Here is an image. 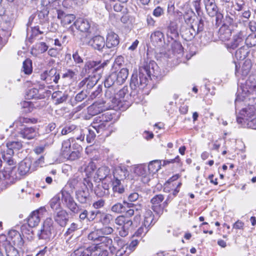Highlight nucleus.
Returning <instances> with one entry per match:
<instances>
[{
	"label": "nucleus",
	"instance_id": "obj_24",
	"mask_svg": "<svg viewBox=\"0 0 256 256\" xmlns=\"http://www.w3.org/2000/svg\"><path fill=\"white\" fill-rule=\"evenodd\" d=\"M252 62L250 60L247 59L244 62L242 66L238 70V66L236 64V74L237 76L241 74L243 76H248L251 70Z\"/></svg>",
	"mask_w": 256,
	"mask_h": 256
},
{
	"label": "nucleus",
	"instance_id": "obj_8",
	"mask_svg": "<svg viewBox=\"0 0 256 256\" xmlns=\"http://www.w3.org/2000/svg\"><path fill=\"white\" fill-rule=\"evenodd\" d=\"M74 26L82 34L81 40L90 38L91 36L90 23L86 18H78L74 23Z\"/></svg>",
	"mask_w": 256,
	"mask_h": 256
},
{
	"label": "nucleus",
	"instance_id": "obj_57",
	"mask_svg": "<svg viewBox=\"0 0 256 256\" xmlns=\"http://www.w3.org/2000/svg\"><path fill=\"white\" fill-rule=\"evenodd\" d=\"M130 250H128V246H124L116 252V256H128Z\"/></svg>",
	"mask_w": 256,
	"mask_h": 256
},
{
	"label": "nucleus",
	"instance_id": "obj_11",
	"mask_svg": "<svg viewBox=\"0 0 256 256\" xmlns=\"http://www.w3.org/2000/svg\"><path fill=\"white\" fill-rule=\"evenodd\" d=\"M131 172L141 177L142 181L147 184L150 179L148 166L144 164L134 165L131 168Z\"/></svg>",
	"mask_w": 256,
	"mask_h": 256
},
{
	"label": "nucleus",
	"instance_id": "obj_40",
	"mask_svg": "<svg viewBox=\"0 0 256 256\" xmlns=\"http://www.w3.org/2000/svg\"><path fill=\"white\" fill-rule=\"evenodd\" d=\"M122 180L115 178H114L112 180V190L114 192H118V194H122L124 192V188L123 186L121 184V181Z\"/></svg>",
	"mask_w": 256,
	"mask_h": 256
},
{
	"label": "nucleus",
	"instance_id": "obj_12",
	"mask_svg": "<svg viewBox=\"0 0 256 256\" xmlns=\"http://www.w3.org/2000/svg\"><path fill=\"white\" fill-rule=\"evenodd\" d=\"M54 222L52 218H47L44 222L42 228L38 236L40 239L48 240L52 236V232L54 230Z\"/></svg>",
	"mask_w": 256,
	"mask_h": 256
},
{
	"label": "nucleus",
	"instance_id": "obj_25",
	"mask_svg": "<svg viewBox=\"0 0 256 256\" xmlns=\"http://www.w3.org/2000/svg\"><path fill=\"white\" fill-rule=\"evenodd\" d=\"M205 8L208 14L214 17L218 11V8L216 6L215 0H204Z\"/></svg>",
	"mask_w": 256,
	"mask_h": 256
},
{
	"label": "nucleus",
	"instance_id": "obj_35",
	"mask_svg": "<svg viewBox=\"0 0 256 256\" xmlns=\"http://www.w3.org/2000/svg\"><path fill=\"white\" fill-rule=\"evenodd\" d=\"M58 18L60 20L61 24L64 26H67L76 19V16L74 14H65L64 13H58Z\"/></svg>",
	"mask_w": 256,
	"mask_h": 256
},
{
	"label": "nucleus",
	"instance_id": "obj_1",
	"mask_svg": "<svg viewBox=\"0 0 256 256\" xmlns=\"http://www.w3.org/2000/svg\"><path fill=\"white\" fill-rule=\"evenodd\" d=\"M158 68L156 64L154 61H150L144 66L139 68L138 76L137 74H133L130 82L131 88L134 90L143 89L148 82V78L151 76H158Z\"/></svg>",
	"mask_w": 256,
	"mask_h": 256
},
{
	"label": "nucleus",
	"instance_id": "obj_37",
	"mask_svg": "<svg viewBox=\"0 0 256 256\" xmlns=\"http://www.w3.org/2000/svg\"><path fill=\"white\" fill-rule=\"evenodd\" d=\"M100 244L108 248L112 252H114L116 250L115 248L112 246V239L108 236H102L97 244Z\"/></svg>",
	"mask_w": 256,
	"mask_h": 256
},
{
	"label": "nucleus",
	"instance_id": "obj_43",
	"mask_svg": "<svg viewBox=\"0 0 256 256\" xmlns=\"http://www.w3.org/2000/svg\"><path fill=\"white\" fill-rule=\"evenodd\" d=\"M112 220L113 216L111 214L101 212L99 221L103 226L108 225Z\"/></svg>",
	"mask_w": 256,
	"mask_h": 256
},
{
	"label": "nucleus",
	"instance_id": "obj_21",
	"mask_svg": "<svg viewBox=\"0 0 256 256\" xmlns=\"http://www.w3.org/2000/svg\"><path fill=\"white\" fill-rule=\"evenodd\" d=\"M80 187L76 192V198L80 203L86 204L89 196L88 188L84 182H80Z\"/></svg>",
	"mask_w": 256,
	"mask_h": 256
},
{
	"label": "nucleus",
	"instance_id": "obj_23",
	"mask_svg": "<svg viewBox=\"0 0 256 256\" xmlns=\"http://www.w3.org/2000/svg\"><path fill=\"white\" fill-rule=\"evenodd\" d=\"M164 200V196L162 194L156 195L151 200L152 208L158 214L162 213L163 207L162 206L161 203Z\"/></svg>",
	"mask_w": 256,
	"mask_h": 256
},
{
	"label": "nucleus",
	"instance_id": "obj_50",
	"mask_svg": "<svg viewBox=\"0 0 256 256\" xmlns=\"http://www.w3.org/2000/svg\"><path fill=\"white\" fill-rule=\"evenodd\" d=\"M167 36L168 38H170L172 40H175L178 36V32L174 26H170L168 27Z\"/></svg>",
	"mask_w": 256,
	"mask_h": 256
},
{
	"label": "nucleus",
	"instance_id": "obj_27",
	"mask_svg": "<svg viewBox=\"0 0 256 256\" xmlns=\"http://www.w3.org/2000/svg\"><path fill=\"white\" fill-rule=\"evenodd\" d=\"M6 146L7 148L6 154L12 156L16 152L22 148V144L20 141H9L6 143Z\"/></svg>",
	"mask_w": 256,
	"mask_h": 256
},
{
	"label": "nucleus",
	"instance_id": "obj_62",
	"mask_svg": "<svg viewBox=\"0 0 256 256\" xmlns=\"http://www.w3.org/2000/svg\"><path fill=\"white\" fill-rule=\"evenodd\" d=\"M108 254L107 250H96L91 252L90 256H108Z\"/></svg>",
	"mask_w": 256,
	"mask_h": 256
},
{
	"label": "nucleus",
	"instance_id": "obj_16",
	"mask_svg": "<svg viewBox=\"0 0 256 256\" xmlns=\"http://www.w3.org/2000/svg\"><path fill=\"white\" fill-rule=\"evenodd\" d=\"M246 36L244 31L240 30L234 34L232 40L226 44L228 49L234 50L243 44Z\"/></svg>",
	"mask_w": 256,
	"mask_h": 256
},
{
	"label": "nucleus",
	"instance_id": "obj_53",
	"mask_svg": "<svg viewBox=\"0 0 256 256\" xmlns=\"http://www.w3.org/2000/svg\"><path fill=\"white\" fill-rule=\"evenodd\" d=\"M110 210L116 214H122L125 210V207L122 204L117 202L112 206Z\"/></svg>",
	"mask_w": 256,
	"mask_h": 256
},
{
	"label": "nucleus",
	"instance_id": "obj_46",
	"mask_svg": "<svg viewBox=\"0 0 256 256\" xmlns=\"http://www.w3.org/2000/svg\"><path fill=\"white\" fill-rule=\"evenodd\" d=\"M26 96L29 99H40L43 98V96L39 94L38 90L36 88H32L26 92Z\"/></svg>",
	"mask_w": 256,
	"mask_h": 256
},
{
	"label": "nucleus",
	"instance_id": "obj_28",
	"mask_svg": "<svg viewBox=\"0 0 256 256\" xmlns=\"http://www.w3.org/2000/svg\"><path fill=\"white\" fill-rule=\"evenodd\" d=\"M6 256H20L18 250L8 240H4L2 244Z\"/></svg>",
	"mask_w": 256,
	"mask_h": 256
},
{
	"label": "nucleus",
	"instance_id": "obj_49",
	"mask_svg": "<svg viewBox=\"0 0 256 256\" xmlns=\"http://www.w3.org/2000/svg\"><path fill=\"white\" fill-rule=\"evenodd\" d=\"M110 172V170L107 166H102L100 168L97 172L96 174L98 177L100 179L105 178Z\"/></svg>",
	"mask_w": 256,
	"mask_h": 256
},
{
	"label": "nucleus",
	"instance_id": "obj_2",
	"mask_svg": "<svg viewBox=\"0 0 256 256\" xmlns=\"http://www.w3.org/2000/svg\"><path fill=\"white\" fill-rule=\"evenodd\" d=\"M112 108L114 110H125L131 105L132 100L128 88L123 87L111 100Z\"/></svg>",
	"mask_w": 256,
	"mask_h": 256
},
{
	"label": "nucleus",
	"instance_id": "obj_22",
	"mask_svg": "<svg viewBox=\"0 0 256 256\" xmlns=\"http://www.w3.org/2000/svg\"><path fill=\"white\" fill-rule=\"evenodd\" d=\"M105 102L100 100L96 102L88 108V112L89 115L93 116L100 114L108 109L105 106Z\"/></svg>",
	"mask_w": 256,
	"mask_h": 256
},
{
	"label": "nucleus",
	"instance_id": "obj_10",
	"mask_svg": "<svg viewBox=\"0 0 256 256\" xmlns=\"http://www.w3.org/2000/svg\"><path fill=\"white\" fill-rule=\"evenodd\" d=\"M109 126V121L105 114L95 118L91 125L98 134H101L108 128Z\"/></svg>",
	"mask_w": 256,
	"mask_h": 256
},
{
	"label": "nucleus",
	"instance_id": "obj_42",
	"mask_svg": "<svg viewBox=\"0 0 256 256\" xmlns=\"http://www.w3.org/2000/svg\"><path fill=\"white\" fill-rule=\"evenodd\" d=\"M150 38L152 42L158 44L164 40V35L162 32L156 30L151 34Z\"/></svg>",
	"mask_w": 256,
	"mask_h": 256
},
{
	"label": "nucleus",
	"instance_id": "obj_3",
	"mask_svg": "<svg viewBox=\"0 0 256 256\" xmlns=\"http://www.w3.org/2000/svg\"><path fill=\"white\" fill-rule=\"evenodd\" d=\"M128 76V70L126 68H122L120 70L112 72L106 78L104 82L105 87L110 88L113 85L124 84Z\"/></svg>",
	"mask_w": 256,
	"mask_h": 256
},
{
	"label": "nucleus",
	"instance_id": "obj_19",
	"mask_svg": "<svg viewBox=\"0 0 256 256\" xmlns=\"http://www.w3.org/2000/svg\"><path fill=\"white\" fill-rule=\"evenodd\" d=\"M46 212V208L42 207L32 212L28 219V224L29 226L33 228L38 226L40 222V215Z\"/></svg>",
	"mask_w": 256,
	"mask_h": 256
},
{
	"label": "nucleus",
	"instance_id": "obj_15",
	"mask_svg": "<svg viewBox=\"0 0 256 256\" xmlns=\"http://www.w3.org/2000/svg\"><path fill=\"white\" fill-rule=\"evenodd\" d=\"M40 80L45 81L47 84H51L52 82L58 83L60 78V74L56 69L52 68L50 70H45L40 74Z\"/></svg>",
	"mask_w": 256,
	"mask_h": 256
},
{
	"label": "nucleus",
	"instance_id": "obj_52",
	"mask_svg": "<svg viewBox=\"0 0 256 256\" xmlns=\"http://www.w3.org/2000/svg\"><path fill=\"white\" fill-rule=\"evenodd\" d=\"M245 43L248 47H252L256 46V34H252L248 36L246 38Z\"/></svg>",
	"mask_w": 256,
	"mask_h": 256
},
{
	"label": "nucleus",
	"instance_id": "obj_9",
	"mask_svg": "<svg viewBox=\"0 0 256 256\" xmlns=\"http://www.w3.org/2000/svg\"><path fill=\"white\" fill-rule=\"evenodd\" d=\"M114 222L116 225L122 226L121 230L119 231V234L122 237L128 234V230L132 224L131 219L124 215L117 216L114 220Z\"/></svg>",
	"mask_w": 256,
	"mask_h": 256
},
{
	"label": "nucleus",
	"instance_id": "obj_48",
	"mask_svg": "<svg viewBox=\"0 0 256 256\" xmlns=\"http://www.w3.org/2000/svg\"><path fill=\"white\" fill-rule=\"evenodd\" d=\"M115 2L110 1V4H106V8L110 11L114 10V11L118 12H120L123 7L118 3H114Z\"/></svg>",
	"mask_w": 256,
	"mask_h": 256
},
{
	"label": "nucleus",
	"instance_id": "obj_58",
	"mask_svg": "<svg viewBox=\"0 0 256 256\" xmlns=\"http://www.w3.org/2000/svg\"><path fill=\"white\" fill-rule=\"evenodd\" d=\"M102 236L108 235L113 233L114 230L110 226H104L100 228H98Z\"/></svg>",
	"mask_w": 256,
	"mask_h": 256
},
{
	"label": "nucleus",
	"instance_id": "obj_14",
	"mask_svg": "<svg viewBox=\"0 0 256 256\" xmlns=\"http://www.w3.org/2000/svg\"><path fill=\"white\" fill-rule=\"evenodd\" d=\"M89 38L84 39L82 42L89 46H92L94 50L99 51L102 50L104 48L106 42L104 37L98 35L92 37L90 40H88Z\"/></svg>",
	"mask_w": 256,
	"mask_h": 256
},
{
	"label": "nucleus",
	"instance_id": "obj_51",
	"mask_svg": "<svg viewBox=\"0 0 256 256\" xmlns=\"http://www.w3.org/2000/svg\"><path fill=\"white\" fill-rule=\"evenodd\" d=\"M2 148L0 149V157L1 158L2 160H3L4 161L6 162L10 166L8 168H11V166L14 164V162L12 158V156L7 155L6 153V154L4 151L2 152Z\"/></svg>",
	"mask_w": 256,
	"mask_h": 256
},
{
	"label": "nucleus",
	"instance_id": "obj_55",
	"mask_svg": "<svg viewBox=\"0 0 256 256\" xmlns=\"http://www.w3.org/2000/svg\"><path fill=\"white\" fill-rule=\"evenodd\" d=\"M95 193L99 197H103L106 196L109 193L108 189L103 186H98L95 190Z\"/></svg>",
	"mask_w": 256,
	"mask_h": 256
},
{
	"label": "nucleus",
	"instance_id": "obj_13",
	"mask_svg": "<svg viewBox=\"0 0 256 256\" xmlns=\"http://www.w3.org/2000/svg\"><path fill=\"white\" fill-rule=\"evenodd\" d=\"M31 160L28 158H26L20 162L18 167L16 168V167L10 168L11 170L12 168H16V176H17L16 178H11L12 180L20 179L21 176L26 175L30 171Z\"/></svg>",
	"mask_w": 256,
	"mask_h": 256
},
{
	"label": "nucleus",
	"instance_id": "obj_33",
	"mask_svg": "<svg viewBox=\"0 0 256 256\" xmlns=\"http://www.w3.org/2000/svg\"><path fill=\"white\" fill-rule=\"evenodd\" d=\"M232 36V30L228 27L222 26L219 30L218 38L222 42H228Z\"/></svg>",
	"mask_w": 256,
	"mask_h": 256
},
{
	"label": "nucleus",
	"instance_id": "obj_60",
	"mask_svg": "<svg viewBox=\"0 0 256 256\" xmlns=\"http://www.w3.org/2000/svg\"><path fill=\"white\" fill-rule=\"evenodd\" d=\"M70 256H89V254L88 250L80 248L76 250Z\"/></svg>",
	"mask_w": 256,
	"mask_h": 256
},
{
	"label": "nucleus",
	"instance_id": "obj_39",
	"mask_svg": "<svg viewBox=\"0 0 256 256\" xmlns=\"http://www.w3.org/2000/svg\"><path fill=\"white\" fill-rule=\"evenodd\" d=\"M38 122V120L34 118H28L25 117L20 116L19 117L14 123V125H15L17 128H19L18 126H23V124L32 123L36 124Z\"/></svg>",
	"mask_w": 256,
	"mask_h": 256
},
{
	"label": "nucleus",
	"instance_id": "obj_38",
	"mask_svg": "<svg viewBox=\"0 0 256 256\" xmlns=\"http://www.w3.org/2000/svg\"><path fill=\"white\" fill-rule=\"evenodd\" d=\"M52 98L56 104H58L65 102L68 98V95L62 92L56 91L52 94Z\"/></svg>",
	"mask_w": 256,
	"mask_h": 256
},
{
	"label": "nucleus",
	"instance_id": "obj_18",
	"mask_svg": "<svg viewBox=\"0 0 256 256\" xmlns=\"http://www.w3.org/2000/svg\"><path fill=\"white\" fill-rule=\"evenodd\" d=\"M106 65V64L103 62L100 63V62H96L94 60H89L87 62L83 68L82 73L86 74L90 73V70L92 72H102V69Z\"/></svg>",
	"mask_w": 256,
	"mask_h": 256
},
{
	"label": "nucleus",
	"instance_id": "obj_7",
	"mask_svg": "<svg viewBox=\"0 0 256 256\" xmlns=\"http://www.w3.org/2000/svg\"><path fill=\"white\" fill-rule=\"evenodd\" d=\"M74 138H70L63 141L61 148L60 154L65 159L70 160H75L80 157L78 151H72L71 144L74 142Z\"/></svg>",
	"mask_w": 256,
	"mask_h": 256
},
{
	"label": "nucleus",
	"instance_id": "obj_64",
	"mask_svg": "<svg viewBox=\"0 0 256 256\" xmlns=\"http://www.w3.org/2000/svg\"><path fill=\"white\" fill-rule=\"evenodd\" d=\"M96 169V166L94 162H90L88 165L85 168L84 170L86 172L90 174Z\"/></svg>",
	"mask_w": 256,
	"mask_h": 256
},
{
	"label": "nucleus",
	"instance_id": "obj_30",
	"mask_svg": "<svg viewBox=\"0 0 256 256\" xmlns=\"http://www.w3.org/2000/svg\"><path fill=\"white\" fill-rule=\"evenodd\" d=\"M197 32L194 25L188 28H184L181 31L182 37L186 40H191L194 38Z\"/></svg>",
	"mask_w": 256,
	"mask_h": 256
},
{
	"label": "nucleus",
	"instance_id": "obj_44",
	"mask_svg": "<svg viewBox=\"0 0 256 256\" xmlns=\"http://www.w3.org/2000/svg\"><path fill=\"white\" fill-rule=\"evenodd\" d=\"M249 52L248 48L244 46H242L236 52L235 56L238 60H244Z\"/></svg>",
	"mask_w": 256,
	"mask_h": 256
},
{
	"label": "nucleus",
	"instance_id": "obj_45",
	"mask_svg": "<svg viewBox=\"0 0 256 256\" xmlns=\"http://www.w3.org/2000/svg\"><path fill=\"white\" fill-rule=\"evenodd\" d=\"M99 230V229H96L92 231L88 236V240L95 242L96 244H98L102 236Z\"/></svg>",
	"mask_w": 256,
	"mask_h": 256
},
{
	"label": "nucleus",
	"instance_id": "obj_63",
	"mask_svg": "<svg viewBox=\"0 0 256 256\" xmlns=\"http://www.w3.org/2000/svg\"><path fill=\"white\" fill-rule=\"evenodd\" d=\"M76 129V126L74 124L66 126L62 129L61 133L62 135H66L74 131Z\"/></svg>",
	"mask_w": 256,
	"mask_h": 256
},
{
	"label": "nucleus",
	"instance_id": "obj_61",
	"mask_svg": "<svg viewBox=\"0 0 256 256\" xmlns=\"http://www.w3.org/2000/svg\"><path fill=\"white\" fill-rule=\"evenodd\" d=\"M22 107L25 108L26 112H30L33 110L34 104L31 102L24 101L22 103Z\"/></svg>",
	"mask_w": 256,
	"mask_h": 256
},
{
	"label": "nucleus",
	"instance_id": "obj_5",
	"mask_svg": "<svg viewBox=\"0 0 256 256\" xmlns=\"http://www.w3.org/2000/svg\"><path fill=\"white\" fill-rule=\"evenodd\" d=\"M62 203L64 206L74 214H78L80 211V206L75 202L72 194L66 190V186L60 192Z\"/></svg>",
	"mask_w": 256,
	"mask_h": 256
},
{
	"label": "nucleus",
	"instance_id": "obj_32",
	"mask_svg": "<svg viewBox=\"0 0 256 256\" xmlns=\"http://www.w3.org/2000/svg\"><path fill=\"white\" fill-rule=\"evenodd\" d=\"M62 204L61 195L60 194L54 196L49 202L50 206L54 212L62 209Z\"/></svg>",
	"mask_w": 256,
	"mask_h": 256
},
{
	"label": "nucleus",
	"instance_id": "obj_56",
	"mask_svg": "<svg viewBox=\"0 0 256 256\" xmlns=\"http://www.w3.org/2000/svg\"><path fill=\"white\" fill-rule=\"evenodd\" d=\"M172 48L174 52L178 53V54H181L182 52L183 48L181 44L176 40H174L172 44Z\"/></svg>",
	"mask_w": 256,
	"mask_h": 256
},
{
	"label": "nucleus",
	"instance_id": "obj_47",
	"mask_svg": "<svg viewBox=\"0 0 256 256\" xmlns=\"http://www.w3.org/2000/svg\"><path fill=\"white\" fill-rule=\"evenodd\" d=\"M98 79L99 78L95 76H89L88 77L86 78V90H90L96 84Z\"/></svg>",
	"mask_w": 256,
	"mask_h": 256
},
{
	"label": "nucleus",
	"instance_id": "obj_36",
	"mask_svg": "<svg viewBox=\"0 0 256 256\" xmlns=\"http://www.w3.org/2000/svg\"><path fill=\"white\" fill-rule=\"evenodd\" d=\"M144 216L143 226L150 228L155 223L152 212L150 210H146Z\"/></svg>",
	"mask_w": 256,
	"mask_h": 256
},
{
	"label": "nucleus",
	"instance_id": "obj_31",
	"mask_svg": "<svg viewBox=\"0 0 256 256\" xmlns=\"http://www.w3.org/2000/svg\"><path fill=\"white\" fill-rule=\"evenodd\" d=\"M129 175V172L125 166H120L114 172L113 176L115 178L124 180Z\"/></svg>",
	"mask_w": 256,
	"mask_h": 256
},
{
	"label": "nucleus",
	"instance_id": "obj_41",
	"mask_svg": "<svg viewBox=\"0 0 256 256\" xmlns=\"http://www.w3.org/2000/svg\"><path fill=\"white\" fill-rule=\"evenodd\" d=\"M161 168V161L159 160H154L150 162L148 166V170L150 174H154L156 172Z\"/></svg>",
	"mask_w": 256,
	"mask_h": 256
},
{
	"label": "nucleus",
	"instance_id": "obj_54",
	"mask_svg": "<svg viewBox=\"0 0 256 256\" xmlns=\"http://www.w3.org/2000/svg\"><path fill=\"white\" fill-rule=\"evenodd\" d=\"M78 71L68 69L66 70L62 75V78L74 80L76 78Z\"/></svg>",
	"mask_w": 256,
	"mask_h": 256
},
{
	"label": "nucleus",
	"instance_id": "obj_6",
	"mask_svg": "<svg viewBox=\"0 0 256 256\" xmlns=\"http://www.w3.org/2000/svg\"><path fill=\"white\" fill-rule=\"evenodd\" d=\"M238 94L235 100L236 104L240 101H242L249 94L256 92V80L253 76H250L246 81L245 84L238 89Z\"/></svg>",
	"mask_w": 256,
	"mask_h": 256
},
{
	"label": "nucleus",
	"instance_id": "obj_59",
	"mask_svg": "<svg viewBox=\"0 0 256 256\" xmlns=\"http://www.w3.org/2000/svg\"><path fill=\"white\" fill-rule=\"evenodd\" d=\"M234 16H230L229 14H227L225 18L223 20V24L222 26H225L228 28L229 26H231L233 24L234 22Z\"/></svg>",
	"mask_w": 256,
	"mask_h": 256
},
{
	"label": "nucleus",
	"instance_id": "obj_34",
	"mask_svg": "<svg viewBox=\"0 0 256 256\" xmlns=\"http://www.w3.org/2000/svg\"><path fill=\"white\" fill-rule=\"evenodd\" d=\"M16 168L11 170L10 168H6L2 171H0V182L3 180H10L11 178H16Z\"/></svg>",
	"mask_w": 256,
	"mask_h": 256
},
{
	"label": "nucleus",
	"instance_id": "obj_17",
	"mask_svg": "<svg viewBox=\"0 0 256 256\" xmlns=\"http://www.w3.org/2000/svg\"><path fill=\"white\" fill-rule=\"evenodd\" d=\"M54 221L60 226L64 227L68 221V214L64 208L54 212L53 216Z\"/></svg>",
	"mask_w": 256,
	"mask_h": 256
},
{
	"label": "nucleus",
	"instance_id": "obj_26",
	"mask_svg": "<svg viewBox=\"0 0 256 256\" xmlns=\"http://www.w3.org/2000/svg\"><path fill=\"white\" fill-rule=\"evenodd\" d=\"M120 42L118 36L113 32H109L106 36V46L108 48L116 46Z\"/></svg>",
	"mask_w": 256,
	"mask_h": 256
},
{
	"label": "nucleus",
	"instance_id": "obj_20",
	"mask_svg": "<svg viewBox=\"0 0 256 256\" xmlns=\"http://www.w3.org/2000/svg\"><path fill=\"white\" fill-rule=\"evenodd\" d=\"M19 136L23 138L32 140L35 138L38 135V132L35 128L24 127L18 128Z\"/></svg>",
	"mask_w": 256,
	"mask_h": 256
},
{
	"label": "nucleus",
	"instance_id": "obj_29",
	"mask_svg": "<svg viewBox=\"0 0 256 256\" xmlns=\"http://www.w3.org/2000/svg\"><path fill=\"white\" fill-rule=\"evenodd\" d=\"M124 204H127V206L130 208L129 210L126 211L124 216L128 218L131 217L132 216L134 215V212H136V216H140V211L142 209L141 204L136 205L134 204H129L125 201L124 202Z\"/></svg>",
	"mask_w": 256,
	"mask_h": 256
},
{
	"label": "nucleus",
	"instance_id": "obj_4",
	"mask_svg": "<svg viewBox=\"0 0 256 256\" xmlns=\"http://www.w3.org/2000/svg\"><path fill=\"white\" fill-rule=\"evenodd\" d=\"M237 122L243 126L256 130V113H252L250 108H243L237 117Z\"/></svg>",
	"mask_w": 256,
	"mask_h": 256
}]
</instances>
